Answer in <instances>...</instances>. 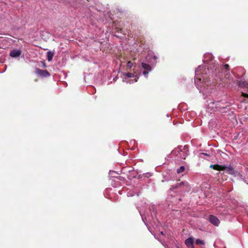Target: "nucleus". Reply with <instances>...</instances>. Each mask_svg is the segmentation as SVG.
<instances>
[{"label":"nucleus","instance_id":"1","mask_svg":"<svg viewBox=\"0 0 248 248\" xmlns=\"http://www.w3.org/2000/svg\"><path fill=\"white\" fill-rule=\"evenodd\" d=\"M189 188V184L188 182L186 181H181L179 180L177 182L176 184L172 185L170 188V190L171 191H173L175 189L186 191L188 190Z\"/></svg>","mask_w":248,"mask_h":248},{"label":"nucleus","instance_id":"2","mask_svg":"<svg viewBox=\"0 0 248 248\" xmlns=\"http://www.w3.org/2000/svg\"><path fill=\"white\" fill-rule=\"evenodd\" d=\"M35 73L42 78H46L50 76L49 73L46 70H42L38 68L35 69Z\"/></svg>","mask_w":248,"mask_h":248},{"label":"nucleus","instance_id":"3","mask_svg":"<svg viewBox=\"0 0 248 248\" xmlns=\"http://www.w3.org/2000/svg\"><path fill=\"white\" fill-rule=\"evenodd\" d=\"M141 66L144 69V71L143 72V74L145 77H147L149 72L151 71L152 67L149 64L144 62L141 63Z\"/></svg>","mask_w":248,"mask_h":248},{"label":"nucleus","instance_id":"4","mask_svg":"<svg viewBox=\"0 0 248 248\" xmlns=\"http://www.w3.org/2000/svg\"><path fill=\"white\" fill-rule=\"evenodd\" d=\"M210 222L216 226H218L220 223V221L218 218L213 215H210L209 217Z\"/></svg>","mask_w":248,"mask_h":248},{"label":"nucleus","instance_id":"5","mask_svg":"<svg viewBox=\"0 0 248 248\" xmlns=\"http://www.w3.org/2000/svg\"><path fill=\"white\" fill-rule=\"evenodd\" d=\"M210 168L213 169L215 170L220 171V170H225L226 168L225 165H219L218 164L215 165H211L210 166Z\"/></svg>","mask_w":248,"mask_h":248},{"label":"nucleus","instance_id":"6","mask_svg":"<svg viewBox=\"0 0 248 248\" xmlns=\"http://www.w3.org/2000/svg\"><path fill=\"white\" fill-rule=\"evenodd\" d=\"M21 54V50L14 49L10 51V56L13 58H16L19 57Z\"/></svg>","mask_w":248,"mask_h":248},{"label":"nucleus","instance_id":"7","mask_svg":"<svg viewBox=\"0 0 248 248\" xmlns=\"http://www.w3.org/2000/svg\"><path fill=\"white\" fill-rule=\"evenodd\" d=\"M194 239L192 238H188L185 240V244L189 248H194Z\"/></svg>","mask_w":248,"mask_h":248},{"label":"nucleus","instance_id":"8","mask_svg":"<svg viewBox=\"0 0 248 248\" xmlns=\"http://www.w3.org/2000/svg\"><path fill=\"white\" fill-rule=\"evenodd\" d=\"M225 170H226V172L229 174L233 175L235 173L234 169L230 165L228 167L226 166Z\"/></svg>","mask_w":248,"mask_h":248},{"label":"nucleus","instance_id":"9","mask_svg":"<svg viewBox=\"0 0 248 248\" xmlns=\"http://www.w3.org/2000/svg\"><path fill=\"white\" fill-rule=\"evenodd\" d=\"M54 53L52 51H48L47 52V59L48 62L52 61Z\"/></svg>","mask_w":248,"mask_h":248},{"label":"nucleus","instance_id":"10","mask_svg":"<svg viewBox=\"0 0 248 248\" xmlns=\"http://www.w3.org/2000/svg\"><path fill=\"white\" fill-rule=\"evenodd\" d=\"M238 86L240 87L248 88V83L245 81H239L238 82Z\"/></svg>","mask_w":248,"mask_h":248},{"label":"nucleus","instance_id":"11","mask_svg":"<svg viewBox=\"0 0 248 248\" xmlns=\"http://www.w3.org/2000/svg\"><path fill=\"white\" fill-rule=\"evenodd\" d=\"M185 170V167L184 166H181L179 169L177 170V172L178 173H180L183 172Z\"/></svg>","mask_w":248,"mask_h":248},{"label":"nucleus","instance_id":"12","mask_svg":"<svg viewBox=\"0 0 248 248\" xmlns=\"http://www.w3.org/2000/svg\"><path fill=\"white\" fill-rule=\"evenodd\" d=\"M196 244L197 245H203L204 244V242L203 240L200 239H197L196 240Z\"/></svg>","mask_w":248,"mask_h":248},{"label":"nucleus","instance_id":"13","mask_svg":"<svg viewBox=\"0 0 248 248\" xmlns=\"http://www.w3.org/2000/svg\"><path fill=\"white\" fill-rule=\"evenodd\" d=\"M125 75L128 78H132L134 77V74L131 73H126Z\"/></svg>","mask_w":248,"mask_h":248},{"label":"nucleus","instance_id":"14","mask_svg":"<svg viewBox=\"0 0 248 248\" xmlns=\"http://www.w3.org/2000/svg\"><path fill=\"white\" fill-rule=\"evenodd\" d=\"M127 66V67L131 68L133 66V63L130 61L128 62Z\"/></svg>","mask_w":248,"mask_h":248},{"label":"nucleus","instance_id":"15","mask_svg":"<svg viewBox=\"0 0 248 248\" xmlns=\"http://www.w3.org/2000/svg\"><path fill=\"white\" fill-rule=\"evenodd\" d=\"M242 96L244 97L248 98V93H242Z\"/></svg>","mask_w":248,"mask_h":248},{"label":"nucleus","instance_id":"16","mask_svg":"<svg viewBox=\"0 0 248 248\" xmlns=\"http://www.w3.org/2000/svg\"><path fill=\"white\" fill-rule=\"evenodd\" d=\"M229 68V65L228 64H225L223 65V68L225 70H228Z\"/></svg>","mask_w":248,"mask_h":248},{"label":"nucleus","instance_id":"17","mask_svg":"<svg viewBox=\"0 0 248 248\" xmlns=\"http://www.w3.org/2000/svg\"><path fill=\"white\" fill-rule=\"evenodd\" d=\"M196 73H197V77H196V78L197 79H199V80H201V78H199L197 76H198V71H196Z\"/></svg>","mask_w":248,"mask_h":248},{"label":"nucleus","instance_id":"18","mask_svg":"<svg viewBox=\"0 0 248 248\" xmlns=\"http://www.w3.org/2000/svg\"><path fill=\"white\" fill-rule=\"evenodd\" d=\"M161 234H162V235H163V234H163V232H161Z\"/></svg>","mask_w":248,"mask_h":248}]
</instances>
